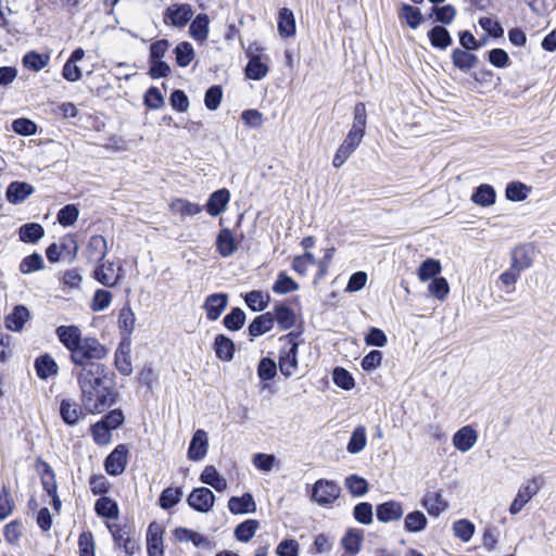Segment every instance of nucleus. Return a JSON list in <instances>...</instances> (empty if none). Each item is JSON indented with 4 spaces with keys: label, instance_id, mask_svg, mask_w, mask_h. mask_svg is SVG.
<instances>
[{
    "label": "nucleus",
    "instance_id": "f257e3e1",
    "mask_svg": "<svg viewBox=\"0 0 556 556\" xmlns=\"http://www.w3.org/2000/svg\"><path fill=\"white\" fill-rule=\"evenodd\" d=\"M80 390V402L89 414H100L115 404L117 391L114 375L100 361H90L72 369Z\"/></svg>",
    "mask_w": 556,
    "mask_h": 556
},
{
    "label": "nucleus",
    "instance_id": "f03ea898",
    "mask_svg": "<svg viewBox=\"0 0 556 556\" xmlns=\"http://www.w3.org/2000/svg\"><path fill=\"white\" fill-rule=\"evenodd\" d=\"M59 341L70 352V359L77 368L90 361H101L106 357L108 349L97 338L83 337L81 330L75 326H59L55 329Z\"/></svg>",
    "mask_w": 556,
    "mask_h": 556
},
{
    "label": "nucleus",
    "instance_id": "7ed1b4c3",
    "mask_svg": "<svg viewBox=\"0 0 556 556\" xmlns=\"http://www.w3.org/2000/svg\"><path fill=\"white\" fill-rule=\"evenodd\" d=\"M366 124H367L366 105L363 102H358L354 106L353 124H352V127H351L349 134L346 135L345 139L343 140V143L348 144L353 150H356V148L361 144V142L365 136Z\"/></svg>",
    "mask_w": 556,
    "mask_h": 556
},
{
    "label": "nucleus",
    "instance_id": "20e7f679",
    "mask_svg": "<svg viewBox=\"0 0 556 556\" xmlns=\"http://www.w3.org/2000/svg\"><path fill=\"white\" fill-rule=\"evenodd\" d=\"M541 484L536 478L528 480L520 485L518 492L511 502L508 510L511 515L519 514L522 508L528 504L540 491Z\"/></svg>",
    "mask_w": 556,
    "mask_h": 556
},
{
    "label": "nucleus",
    "instance_id": "39448f33",
    "mask_svg": "<svg viewBox=\"0 0 556 556\" xmlns=\"http://www.w3.org/2000/svg\"><path fill=\"white\" fill-rule=\"evenodd\" d=\"M192 16L193 10L190 4L174 3L165 10L163 21L167 25L182 28L189 23Z\"/></svg>",
    "mask_w": 556,
    "mask_h": 556
},
{
    "label": "nucleus",
    "instance_id": "423d86ee",
    "mask_svg": "<svg viewBox=\"0 0 556 556\" xmlns=\"http://www.w3.org/2000/svg\"><path fill=\"white\" fill-rule=\"evenodd\" d=\"M340 492L341 489L337 483L320 479L314 484L312 497L319 505H329L339 497Z\"/></svg>",
    "mask_w": 556,
    "mask_h": 556
},
{
    "label": "nucleus",
    "instance_id": "0eeeda50",
    "mask_svg": "<svg viewBox=\"0 0 556 556\" xmlns=\"http://www.w3.org/2000/svg\"><path fill=\"white\" fill-rule=\"evenodd\" d=\"M128 462V447L118 444L105 458L104 468L110 476H119L125 471Z\"/></svg>",
    "mask_w": 556,
    "mask_h": 556
},
{
    "label": "nucleus",
    "instance_id": "6e6552de",
    "mask_svg": "<svg viewBox=\"0 0 556 556\" xmlns=\"http://www.w3.org/2000/svg\"><path fill=\"white\" fill-rule=\"evenodd\" d=\"M279 369L285 377H291L298 369V343L292 339L280 349Z\"/></svg>",
    "mask_w": 556,
    "mask_h": 556
},
{
    "label": "nucleus",
    "instance_id": "1a4fd4ad",
    "mask_svg": "<svg viewBox=\"0 0 556 556\" xmlns=\"http://www.w3.org/2000/svg\"><path fill=\"white\" fill-rule=\"evenodd\" d=\"M421 505L433 518H438L442 513L448 509V503L443 497L441 490L427 491L421 500Z\"/></svg>",
    "mask_w": 556,
    "mask_h": 556
},
{
    "label": "nucleus",
    "instance_id": "9d476101",
    "mask_svg": "<svg viewBox=\"0 0 556 556\" xmlns=\"http://www.w3.org/2000/svg\"><path fill=\"white\" fill-rule=\"evenodd\" d=\"M215 495L207 488L194 489L188 496V504L197 511L207 513L214 505Z\"/></svg>",
    "mask_w": 556,
    "mask_h": 556
},
{
    "label": "nucleus",
    "instance_id": "9b49d317",
    "mask_svg": "<svg viewBox=\"0 0 556 556\" xmlns=\"http://www.w3.org/2000/svg\"><path fill=\"white\" fill-rule=\"evenodd\" d=\"M163 528L157 522H151L147 530L148 556H163Z\"/></svg>",
    "mask_w": 556,
    "mask_h": 556
},
{
    "label": "nucleus",
    "instance_id": "f8f14e48",
    "mask_svg": "<svg viewBox=\"0 0 556 556\" xmlns=\"http://www.w3.org/2000/svg\"><path fill=\"white\" fill-rule=\"evenodd\" d=\"M403 514V505L396 501L381 503L376 508L377 519L383 523L397 521L402 518Z\"/></svg>",
    "mask_w": 556,
    "mask_h": 556
},
{
    "label": "nucleus",
    "instance_id": "ddd939ff",
    "mask_svg": "<svg viewBox=\"0 0 556 556\" xmlns=\"http://www.w3.org/2000/svg\"><path fill=\"white\" fill-rule=\"evenodd\" d=\"M35 191L34 187L25 181L11 182L5 191L7 200L12 204L24 202Z\"/></svg>",
    "mask_w": 556,
    "mask_h": 556
},
{
    "label": "nucleus",
    "instance_id": "4468645a",
    "mask_svg": "<svg viewBox=\"0 0 556 556\" xmlns=\"http://www.w3.org/2000/svg\"><path fill=\"white\" fill-rule=\"evenodd\" d=\"M108 254V243L103 236H92L86 248V256L89 262L100 263Z\"/></svg>",
    "mask_w": 556,
    "mask_h": 556
},
{
    "label": "nucleus",
    "instance_id": "2eb2a0df",
    "mask_svg": "<svg viewBox=\"0 0 556 556\" xmlns=\"http://www.w3.org/2000/svg\"><path fill=\"white\" fill-rule=\"evenodd\" d=\"M230 200V192L227 189H219L214 191L205 205L207 213L211 216H218L226 211L227 204Z\"/></svg>",
    "mask_w": 556,
    "mask_h": 556
},
{
    "label": "nucleus",
    "instance_id": "dca6fc26",
    "mask_svg": "<svg viewBox=\"0 0 556 556\" xmlns=\"http://www.w3.org/2000/svg\"><path fill=\"white\" fill-rule=\"evenodd\" d=\"M227 302L228 296L225 293H214L208 295L204 303L206 317L210 320L218 319L222 313L225 311Z\"/></svg>",
    "mask_w": 556,
    "mask_h": 556
},
{
    "label": "nucleus",
    "instance_id": "f3484780",
    "mask_svg": "<svg viewBox=\"0 0 556 556\" xmlns=\"http://www.w3.org/2000/svg\"><path fill=\"white\" fill-rule=\"evenodd\" d=\"M477 439V431L470 426H465L453 435V444L458 451L466 453L472 448Z\"/></svg>",
    "mask_w": 556,
    "mask_h": 556
},
{
    "label": "nucleus",
    "instance_id": "a211bd4d",
    "mask_svg": "<svg viewBox=\"0 0 556 556\" xmlns=\"http://www.w3.org/2000/svg\"><path fill=\"white\" fill-rule=\"evenodd\" d=\"M207 434L204 430L199 429L194 432L189 450L188 457L191 460H201L207 453Z\"/></svg>",
    "mask_w": 556,
    "mask_h": 556
},
{
    "label": "nucleus",
    "instance_id": "6ab92c4d",
    "mask_svg": "<svg viewBox=\"0 0 556 556\" xmlns=\"http://www.w3.org/2000/svg\"><path fill=\"white\" fill-rule=\"evenodd\" d=\"M215 245L216 251L223 257L231 256L238 249L233 233L228 228L220 229L217 235Z\"/></svg>",
    "mask_w": 556,
    "mask_h": 556
},
{
    "label": "nucleus",
    "instance_id": "aec40b11",
    "mask_svg": "<svg viewBox=\"0 0 556 556\" xmlns=\"http://www.w3.org/2000/svg\"><path fill=\"white\" fill-rule=\"evenodd\" d=\"M228 508L235 515L255 513L256 503L251 493H244L242 496H232L228 501Z\"/></svg>",
    "mask_w": 556,
    "mask_h": 556
},
{
    "label": "nucleus",
    "instance_id": "412c9836",
    "mask_svg": "<svg viewBox=\"0 0 556 556\" xmlns=\"http://www.w3.org/2000/svg\"><path fill=\"white\" fill-rule=\"evenodd\" d=\"M533 263V248L519 245L511 253V266L520 273L529 268Z\"/></svg>",
    "mask_w": 556,
    "mask_h": 556
},
{
    "label": "nucleus",
    "instance_id": "4be33fe9",
    "mask_svg": "<svg viewBox=\"0 0 556 556\" xmlns=\"http://www.w3.org/2000/svg\"><path fill=\"white\" fill-rule=\"evenodd\" d=\"M83 406H79L72 400H62L60 404V415L63 421L68 426H74L83 416Z\"/></svg>",
    "mask_w": 556,
    "mask_h": 556
},
{
    "label": "nucleus",
    "instance_id": "5701e85b",
    "mask_svg": "<svg viewBox=\"0 0 556 556\" xmlns=\"http://www.w3.org/2000/svg\"><path fill=\"white\" fill-rule=\"evenodd\" d=\"M278 33L282 38L293 37L295 35V18L293 12L288 8H282L278 15Z\"/></svg>",
    "mask_w": 556,
    "mask_h": 556
},
{
    "label": "nucleus",
    "instance_id": "b1692460",
    "mask_svg": "<svg viewBox=\"0 0 556 556\" xmlns=\"http://www.w3.org/2000/svg\"><path fill=\"white\" fill-rule=\"evenodd\" d=\"M200 480L202 483L211 485L217 492H223L227 489L226 479L216 470L214 466H205L203 469Z\"/></svg>",
    "mask_w": 556,
    "mask_h": 556
},
{
    "label": "nucleus",
    "instance_id": "393cba45",
    "mask_svg": "<svg viewBox=\"0 0 556 556\" xmlns=\"http://www.w3.org/2000/svg\"><path fill=\"white\" fill-rule=\"evenodd\" d=\"M451 58L454 66L463 72L470 71L478 63V56L476 54L458 48L453 50Z\"/></svg>",
    "mask_w": 556,
    "mask_h": 556
},
{
    "label": "nucleus",
    "instance_id": "a878e982",
    "mask_svg": "<svg viewBox=\"0 0 556 556\" xmlns=\"http://www.w3.org/2000/svg\"><path fill=\"white\" fill-rule=\"evenodd\" d=\"M214 350L216 357L223 362H230L235 354V344L231 339L225 334H217L214 340Z\"/></svg>",
    "mask_w": 556,
    "mask_h": 556
},
{
    "label": "nucleus",
    "instance_id": "bb28decb",
    "mask_svg": "<svg viewBox=\"0 0 556 556\" xmlns=\"http://www.w3.org/2000/svg\"><path fill=\"white\" fill-rule=\"evenodd\" d=\"M496 192L491 185H480L471 195V201L482 207L491 206L495 203Z\"/></svg>",
    "mask_w": 556,
    "mask_h": 556
},
{
    "label": "nucleus",
    "instance_id": "cd10ccee",
    "mask_svg": "<svg viewBox=\"0 0 556 556\" xmlns=\"http://www.w3.org/2000/svg\"><path fill=\"white\" fill-rule=\"evenodd\" d=\"M35 368L40 379H48L49 377L55 376L59 370L56 362L49 354L36 358Z\"/></svg>",
    "mask_w": 556,
    "mask_h": 556
},
{
    "label": "nucleus",
    "instance_id": "c85d7f7f",
    "mask_svg": "<svg viewBox=\"0 0 556 556\" xmlns=\"http://www.w3.org/2000/svg\"><path fill=\"white\" fill-rule=\"evenodd\" d=\"M210 18L206 14L201 13L191 22L189 33L191 37L200 42L207 39Z\"/></svg>",
    "mask_w": 556,
    "mask_h": 556
},
{
    "label": "nucleus",
    "instance_id": "c756f323",
    "mask_svg": "<svg viewBox=\"0 0 556 556\" xmlns=\"http://www.w3.org/2000/svg\"><path fill=\"white\" fill-rule=\"evenodd\" d=\"M43 236L45 229L38 223H27L18 228L20 240L25 243H36Z\"/></svg>",
    "mask_w": 556,
    "mask_h": 556
},
{
    "label": "nucleus",
    "instance_id": "7c9ffc66",
    "mask_svg": "<svg viewBox=\"0 0 556 556\" xmlns=\"http://www.w3.org/2000/svg\"><path fill=\"white\" fill-rule=\"evenodd\" d=\"M28 318L29 311L23 305H17L14 307L13 312L9 316H7L5 326L8 329L12 331H20L22 330Z\"/></svg>",
    "mask_w": 556,
    "mask_h": 556
},
{
    "label": "nucleus",
    "instance_id": "2f4dec72",
    "mask_svg": "<svg viewBox=\"0 0 556 556\" xmlns=\"http://www.w3.org/2000/svg\"><path fill=\"white\" fill-rule=\"evenodd\" d=\"M275 318L271 313L268 312L263 315H260L256 318H254V320L250 324L248 328L249 333L252 337L262 336L273 328Z\"/></svg>",
    "mask_w": 556,
    "mask_h": 556
},
{
    "label": "nucleus",
    "instance_id": "473e14b6",
    "mask_svg": "<svg viewBox=\"0 0 556 556\" xmlns=\"http://www.w3.org/2000/svg\"><path fill=\"white\" fill-rule=\"evenodd\" d=\"M268 74V66L261 55H252L245 66V75L253 80H261Z\"/></svg>",
    "mask_w": 556,
    "mask_h": 556
},
{
    "label": "nucleus",
    "instance_id": "72a5a7b5",
    "mask_svg": "<svg viewBox=\"0 0 556 556\" xmlns=\"http://www.w3.org/2000/svg\"><path fill=\"white\" fill-rule=\"evenodd\" d=\"M136 316L129 304H126L118 314V327L124 338H129L135 329Z\"/></svg>",
    "mask_w": 556,
    "mask_h": 556
},
{
    "label": "nucleus",
    "instance_id": "f704fd0d",
    "mask_svg": "<svg viewBox=\"0 0 556 556\" xmlns=\"http://www.w3.org/2000/svg\"><path fill=\"white\" fill-rule=\"evenodd\" d=\"M429 40L434 48L445 50L452 45V37L443 26H434L428 33Z\"/></svg>",
    "mask_w": 556,
    "mask_h": 556
},
{
    "label": "nucleus",
    "instance_id": "c9c22d12",
    "mask_svg": "<svg viewBox=\"0 0 556 556\" xmlns=\"http://www.w3.org/2000/svg\"><path fill=\"white\" fill-rule=\"evenodd\" d=\"M428 519L420 510H414L404 518V530L407 532H421L427 528Z\"/></svg>",
    "mask_w": 556,
    "mask_h": 556
},
{
    "label": "nucleus",
    "instance_id": "e433bc0d",
    "mask_svg": "<svg viewBox=\"0 0 556 556\" xmlns=\"http://www.w3.org/2000/svg\"><path fill=\"white\" fill-rule=\"evenodd\" d=\"M94 510L100 517H104L108 519L118 518L119 510L116 502L106 496H102L99 500H97L94 504Z\"/></svg>",
    "mask_w": 556,
    "mask_h": 556
},
{
    "label": "nucleus",
    "instance_id": "4c0bfd02",
    "mask_svg": "<svg viewBox=\"0 0 556 556\" xmlns=\"http://www.w3.org/2000/svg\"><path fill=\"white\" fill-rule=\"evenodd\" d=\"M260 527L258 520L248 519L235 528V538L240 542H249L255 535Z\"/></svg>",
    "mask_w": 556,
    "mask_h": 556
},
{
    "label": "nucleus",
    "instance_id": "58836bf2",
    "mask_svg": "<svg viewBox=\"0 0 556 556\" xmlns=\"http://www.w3.org/2000/svg\"><path fill=\"white\" fill-rule=\"evenodd\" d=\"M273 315L275 321H277L278 326L283 330L289 329L295 325V314L293 309L287 305H277L275 307V314Z\"/></svg>",
    "mask_w": 556,
    "mask_h": 556
},
{
    "label": "nucleus",
    "instance_id": "ea45409f",
    "mask_svg": "<svg viewBox=\"0 0 556 556\" xmlns=\"http://www.w3.org/2000/svg\"><path fill=\"white\" fill-rule=\"evenodd\" d=\"M115 366L123 376H129L132 372V365L129 355V346L119 344L115 352Z\"/></svg>",
    "mask_w": 556,
    "mask_h": 556
},
{
    "label": "nucleus",
    "instance_id": "a19ab883",
    "mask_svg": "<svg viewBox=\"0 0 556 556\" xmlns=\"http://www.w3.org/2000/svg\"><path fill=\"white\" fill-rule=\"evenodd\" d=\"M366 444V429L364 426H357L352 432L346 450L350 454H357L365 448Z\"/></svg>",
    "mask_w": 556,
    "mask_h": 556
},
{
    "label": "nucleus",
    "instance_id": "79ce46f5",
    "mask_svg": "<svg viewBox=\"0 0 556 556\" xmlns=\"http://www.w3.org/2000/svg\"><path fill=\"white\" fill-rule=\"evenodd\" d=\"M176 62L179 66H188L194 59V49L188 41L179 42L174 49Z\"/></svg>",
    "mask_w": 556,
    "mask_h": 556
},
{
    "label": "nucleus",
    "instance_id": "37998d69",
    "mask_svg": "<svg viewBox=\"0 0 556 556\" xmlns=\"http://www.w3.org/2000/svg\"><path fill=\"white\" fill-rule=\"evenodd\" d=\"M441 271V264L439 261L433 258H428L421 263L418 268V278L421 281H427L430 279L438 278L437 275Z\"/></svg>",
    "mask_w": 556,
    "mask_h": 556
},
{
    "label": "nucleus",
    "instance_id": "c03bdc74",
    "mask_svg": "<svg viewBox=\"0 0 556 556\" xmlns=\"http://www.w3.org/2000/svg\"><path fill=\"white\" fill-rule=\"evenodd\" d=\"M400 17L404 18L407 25L416 29L422 23V14L418 8L410 4H403L400 11Z\"/></svg>",
    "mask_w": 556,
    "mask_h": 556
},
{
    "label": "nucleus",
    "instance_id": "a18cd8bd",
    "mask_svg": "<svg viewBox=\"0 0 556 556\" xmlns=\"http://www.w3.org/2000/svg\"><path fill=\"white\" fill-rule=\"evenodd\" d=\"M170 207L175 213L180 214L182 217L194 216L202 211V207L199 204L184 199H176L172 202Z\"/></svg>",
    "mask_w": 556,
    "mask_h": 556
},
{
    "label": "nucleus",
    "instance_id": "49530a36",
    "mask_svg": "<svg viewBox=\"0 0 556 556\" xmlns=\"http://www.w3.org/2000/svg\"><path fill=\"white\" fill-rule=\"evenodd\" d=\"M298 289L299 283L283 271L278 274L277 280L273 286V291L277 294H287Z\"/></svg>",
    "mask_w": 556,
    "mask_h": 556
},
{
    "label": "nucleus",
    "instance_id": "de8ad7c7",
    "mask_svg": "<svg viewBox=\"0 0 556 556\" xmlns=\"http://www.w3.org/2000/svg\"><path fill=\"white\" fill-rule=\"evenodd\" d=\"M453 532L463 542H469L475 534V525L467 519L457 520L453 523Z\"/></svg>",
    "mask_w": 556,
    "mask_h": 556
},
{
    "label": "nucleus",
    "instance_id": "09e8293b",
    "mask_svg": "<svg viewBox=\"0 0 556 556\" xmlns=\"http://www.w3.org/2000/svg\"><path fill=\"white\" fill-rule=\"evenodd\" d=\"M244 321H245V314L239 307L232 308L230 311V313H228L224 317V320H223L224 326L231 331L241 329L242 326L244 325Z\"/></svg>",
    "mask_w": 556,
    "mask_h": 556
},
{
    "label": "nucleus",
    "instance_id": "8fccbe9b",
    "mask_svg": "<svg viewBox=\"0 0 556 556\" xmlns=\"http://www.w3.org/2000/svg\"><path fill=\"white\" fill-rule=\"evenodd\" d=\"M41 467H42V473H41L42 488L47 492L48 495H54V493H56V490H58L54 472H53L51 466L46 462H41Z\"/></svg>",
    "mask_w": 556,
    "mask_h": 556
},
{
    "label": "nucleus",
    "instance_id": "3c124183",
    "mask_svg": "<svg viewBox=\"0 0 556 556\" xmlns=\"http://www.w3.org/2000/svg\"><path fill=\"white\" fill-rule=\"evenodd\" d=\"M345 488L353 496H363L368 491V483L364 478L352 475L345 478Z\"/></svg>",
    "mask_w": 556,
    "mask_h": 556
},
{
    "label": "nucleus",
    "instance_id": "603ef678",
    "mask_svg": "<svg viewBox=\"0 0 556 556\" xmlns=\"http://www.w3.org/2000/svg\"><path fill=\"white\" fill-rule=\"evenodd\" d=\"M182 491L179 488L165 489L159 498V504L163 509H169L181 500Z\"/></svg>",
    "mask_w": 556,
    "mask_h": 556
},
{
    "label": "nucleus",
    "instance_id": "864d4df0",
    "mask_svg": "<svg viewBox=\"0 0 556 556\" xmlns=\"http://www.w3.org/2000/svg\"><path fill=\"white\" fill-rule=\"evenodd\" d=\"M49 62V56L37 52H28L23 58V64L30 71L38 72L42 70Z\"/></svg>",
    "mask_w": 556,
    "mask_h": 556
},
{
    "label": "nucleus",
    "instance_id": "5fc2aeb1",
    "mask_svg": "<svg viewBox=\"0 0 556 556\" xmlns=\"http://www.w3.org/2000/svg\"><path fill=\"white\" fill-rule=\"evenodd\" d=\"M94 278L103 286L113 287L117 283L118 277H113V264L110 263L108 266L104 264L99 265L94 269Z\"/></svg>",
    "mask_w": 556,
    "mask_h": 556
},
{
    "label": "nucleus",
    "instance_id": "6e6d98bb",
    "mask_svg": "<svg viewBox=\"0 0 556 556\" xmlns=\"http://www.w3.org/2000/svg\"><path fill=\"white\" fill-rule=\"evenodd\" d=\"M529 188L519 181L509 182L506 186L505 195L509 201L519 202L528 197Z\"/></svg>",
    "mask_w": 556,
    "mask_h": 556
},
{
    "label": "nucleus",
    "instance_id": "4d7b16f0",
    "mask_svg": "<svg viewBox=\"0 0 556 556\" xmlns=\"http://www.w3.org/2000/svg\"><path fill=\"white\" fill-rule=\"evenodd\" d=\"M244 300L249 308L260 312L267 306L269 296L265 295L262 291L253 290L245 295Z\"/></svg>",
    "mask_w": 556,
    "mask_h": 556
},
{
    "label": "nucleus",
    "instance_id": "13d9d810",
    "mask_svg": "<svg viewBox=\"0 0 556 556\" xmlns=\"http://www.w3.org/2000/svg\"><path fill=\"white\" fill-rule=\"evenodd\" d=\"M317 264L316 257L311 252L295 256L292 261V269L301 276L306 275L309 265Z\"/></svg>",
    "mask_w": 556,
    "mask_h": 556
},
{
    "label": "nucleus",
    "instance_id": "bf43d9fd",
    "mask_svg": "<svg viewBox=\"0 0 556 556\" xmlns=\"http://www.w3.org/2000/svg\"><path fill=\"white\" fill-rule=\"evenodd\" d=\"M79 215L78 208L74 204H67L62 207L58 213V222L64 226L68 227L75 224Z\"/></svg>",
    "mask_w": 556,
    "mask_h": 556
},
{
    "label": "nucleus",
    "instance_id": "052dcab7",
    "mask_svg": "<svg viewBox=\"0 0 556 556\" xmlns=\"http://www.w3.org/2000/svg\"><path fill=\"white\" fill-rule=\"evenodd\" d=\"M429 292L440 301L445 300L450 292V286L445 278L438 277L432 279L428 287Z\"/></svg>",
    "mask_w": 556,
    "mask_h": 556
},
{
    "label": "nucleus",
    "instance_id": "680f3d73",
    "mask_svg": "<svg viewBox=\"0 0 556 556\" xmlns=\"http://www.w3.org/2000/svg\"><path fill=\"white\" fill-rule=\"evenodd\" d=\"M353 516L359 523L370 525L372 522V505L367 502L356 504Z\"/></svg>",
    "mask_w": 556,
    "mask_h": 556
},
{
    "label": "nucleus",
    "instance_id": "e2e57ef3",
    "mask_svg": "<svg viewBox=\"0 0 556 556\" xmlns=\"http://www.w3.org/2000/svg\"><path fill=\"white\" fill-rule=\"evenodd\" d=\"M43 267L42 256L38 253H33L22 260L20 263V270L23 274H29L39 270Z\"/></svg>",
    "mask_w": 556,
    "mask_h": 556
},
{
    "label": "nucleus",
    "instance_id": "0e129e2a",
    "mask_svg": "<svg viewBox=\"0 0 556 556\" xmlns=\"http://www.w3.org/2000/svg\"><path fill=\"white\" fill-rule=\"evenodd\" d=\"M12 129L21 136H31L37 132V125L35 122L22 117L13 121Z\"/></svg>",
    "mask_w": 556,
    "mask_h": 556
},
{
    "label": "nucleus",
    "instance_id": "69168bd1",
    "mask_svg": "<svg viewBox=\"0 0 556 556\" xmlns=\"http://www.w3.org/2000/svg\"><path fill=\"white\" fill-rule=\"evenodd\" d=\"M91 433L98 444L104 445L111 441V429L102 420L91 427Z\"/></svg>",
    "mask_w": 556,
    "mask_h": 556
},
{
    "label": "nucleus",
    "instance_id": "338daca9",
    "mask_svg": "<svg viewBox=\"0 0 556 556\" xmlns=\"http://www.w3.org/2000/svg\"><path fill=\"white\" fill-rule=\"evenodd\" d=\"M112 301V293L108 290L99 289L94 292L91 308L93 312L104 311Z\"/></svg>",
    "mask_w": 556,
    "mask_h": 556
},
{
    "label": "nucleus",
    "instance_id": "774afa93",
    "mask_svg": "<svg viewBox=\"0 0 556 556\" xmlns=\"http://www.w3.org/2000/svg\"><path fill=\"white\" fill-rule=\"evenodd\" d=\"M79 556H94V540L91 532H83L78 538Z\"/></svg>",
    "mask_w": 556,
    "mask_h": 556
}]
</instances>
